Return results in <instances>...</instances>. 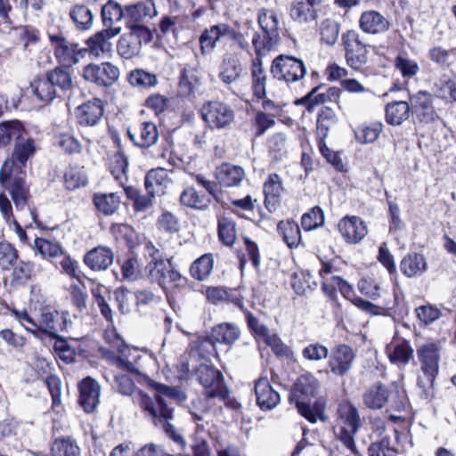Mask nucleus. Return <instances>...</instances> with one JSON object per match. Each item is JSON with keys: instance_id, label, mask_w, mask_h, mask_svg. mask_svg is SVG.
Listing matches in <instances>:
<instances>
[{"instance_id": "63", "label": "nucleus", "mask_w": 456, "mask_h": 456, "mask_svg": "<svg viewBox=\"0 0 456 456\" xmlns=\"http://www.w3.org/2000/svg\"><path fill=\"white\" fill-rule=\"evenodd\" d=\"M428 56L437 65L444 66L448 63L451 57L456 56V48L446 50L441 46H435L429 49Z\"/></svg>"}, {"instance_id": "15", "label": "nucleus", "mask_w": 456, "mask_h": 456, "mask_svg": "<svg viewBox=\"0 0 456 456\" xmlns=\"http://www.w3.org/2000/svg\"><path fill=\"white\" fill-rule=\"evenodd\" d=\"M122 28H104L86 40L87 52L95 57H102L112 51L110 40L121 33Z\"/></svg>"}, {"instance_id": "28", "label": "nucleus", "mask_w": 456, "mask_h": 456, "mask_svg": "<svg viewBox=\"0 0 456 456\" xmlns=\"http://www.w3.org/2000/svg\"><path fill=\"white\" fill-rule=\"evenodd\" d=\"M216 178L222 186H238L244 180L245 172L240 166L224 163L216 168Z\"/></svg>"}, {"instance_id": "45", "label": "nucleus", "mask_w": 456, "mask_h": 456, "mask_svg": "<svg viewBox=\"0 0 456 456\" xmlns=\"http://www.w3.org/2000/svg\"><path fill=\"white\" fill-rule=\"evenodd\" d=\"M278 232L289 248H296L299 245L301 233L297 223L289 220L281 221L278 224Z\"/></svg>"}, {"instance_id": "14", "label": "nucleus", "mask_w": 456, "mask_h": 456, "mask_svg": "<svg viewBox=\"0 0 456 456\" xmlns=\"http://www.w3.org/2000/svg\"><path fill=\"white\" fill-rule=\"evenodd\" d=\"M338 228L346 242L350 244L360 243L369 232L365 222L357 216H344L339 220Z\"/></svg>"}, {"instance_id": "2", "label": "nucleus", "mask_w": 456, "mask_h": 456, "mask_svg": "<svg viewBox=\"0 0 456 456\" xmlns=\"http://www.w3.org/2000/svg\"><path fill=\"white\" fill-rule=\"evenodd\" d=\"M197 379L205 388L207 398H218L223 401L226 406L237 409L240 403L233 398H231L229 391L224 383L222 372L216 368L201 364L196 371Z\"/></svg>"}, {"instance_id": "1", "label": "nucleus", "mask_w": 456, "mask_h": 456, "mask_svg": "<svg viewBox=\"0 0 456 456\" xmlns=\"http://www.w3.org/2000/svg\"><path fill=\"white\" fill-rule=\"evenodd\" d=\"M156 389L159 395L154 398L150 397L143 392H137L134 396V403L151 417L155 426H160L167 436L182 447H184L185 440L169 422L173 419V411L166 400V398L183 400L184 396L175 388L166 385L159 384Z\"/></svg>"}, {"instance_id": "41", "label": "nucleus", "mask_w": 456, "mask_h": 456, "mask_svg": "<svg viewBox=\"0 0 456 456\" xmlns=\"http://www.w3.org/2000/svg\"><path fill=\"white\" fill-rule=\"evenodd\" d=\"M126 17V9L123 10L121 5L114 1H109L102 8V23L105 28H122L119 26H114Z\"/></svg>"}, {"instance_id": "21", "label": "nucleus", "mask_w": 456, "mask_h": 456, "mask_svg": "<svg viewBox=\"0 0 456 456\" xmlns=\"http://www.w3.org/2000/svg\"><path fill=\"white\" fill-rule=\"evenodd\" d=\"M104 112L102 100L94 98L80 105L77 110L79 125L83 126H96L102 119Z\"/></svg>"}, {"instance_id": "61", "label": "nucleus", "mask_w": 456, "mask_h": 456, "mask_svg": "<svg viewBox=\"0 0 456 456\" xmlns=\"http://www.w3.org/2000/svg\"><path fill=\"white\" fill-rule=\"evenodd\" d=\"M18 259L16 248L6 241L0 242V266L4 270H9Z\"/></svg>"}, {"instance_id": "60", "label": "nucleus", "mask_w": 456, "mask_h": 456, "mask_svg": "<svg viewBox=\"0 0 456 456\" xmlns=\"http://www.w3.org/2000/svg\"><path fill=\"white\" fill-rule=\"evenodd\" d=\"M291 284L297 294H304L307 289H312L316 286L312 275L305 271L295 273Z\"/></svg>"}, {"instance_id": "52", "label": "nucleus", "mask_w": 456, "mask_h": 456, "mask_svg": "<svg viewBox=\"0 0 456 456\" xmlns=\"http://www.w3.org/2000/svg\"><path fill=\"white\" fill-rule=\"evenodd\" d=\"M22 125L18 120L6 121L0 124V148L10 143L12 139L20 136Z\"/></svg>"}, {"instance_id": "46", "label": "nucleus", "mask_w": 456, "mask_h": 456, "mask_svg": "<svg viewBox=\"0 0 456 456\" xmlns=\"http://www.w3.org/2000/svg\"><path fill=\"white\" fill-rule=\"evenodd\" d=\"M94 202L96 208L106 216H110L118 209L120 200L116 193L95 194Z\"/></svg>"}, {"instance_id": "42", "label": "nucleus", "mask_w": 456, "mask_h": 456, "mask_svg": "<svg viewBox=\"0 0 456 456\" xmlns=\"http://www.w3.org/2000/svg\"><path fill=\"white\" fill-rule=\"evenodd\" d=\"M252 90L253 94L258 99L265 98L266 94L265 86L267 76L265 74L262 62L259 59H256L252 64L251 70Z\"/></svg>"}, {"instance_id": "6", "label": "nucleus", "mask_w": 456, "mask_h": 456, "mask_svg": "<svg viewBox=\"0 0 456 456\" xmlns=\"http://www.w3.org/2000/svg\"><path fill=\"white\" fill-rule=\"evenodd\" d=\"M345 56L348 66L361 69L368 62L369 50L372 47L365 44L355 30H348L342 35Z\"/></svg>"}, {"instance_id": "17", "label": "nucleus", "mask_w": 456, "mask_h": 456, "mask_svg": "<svg viewBox=\"0 0 456 456\" xmlns=\"http://www.w3.org/2000/svg\"><path fill=\"white\" fill-rule=\"evenodd\" d=\"M391 21L375 10H368L362 12L359 18V28L365 34L381 35L391 28Z\"/></svg>"}, {"instance_id": "24", "label": "nucleus", "mask_w": 456, "mask_h": 456, "mask_svg": "<svg viewBox=\"0 0 456 456\" xmlns=\"http://www.w3.org/2000/svg\"><path fill=\"white\" fill-rule=\"evenodd\" d=\"M227 35H233V29L224 23L205 29L200 37L201 53H209L216 47V42L222 37H226Z\"/></svg>"}, {"instance_id": "18", "label": "nucleus", "mask_w": 456, "mask_h": 456, "mask_svg": "<svg viewBox=\"0 0 456 456\" xmlns=\"http://www.w3.org/2000/svg\"><path fill=\"white\" fill-rule=\"evenodd\" d=\"M254 388L256 403L261 410H273L280 403V394L272 387L266 376L257 379Z\"/></svg>"}, {"instance_id": "9", "label": "nucleus", "mask_w": 456, "mask_h": 456, "mask_svg": "<svg viewBox=\"0 0 456 456\" xmlns=\"http://www.w3.org/2000/svg\"><path fill=\"white\" fill-rule=\"evenodd\" d=\"M201 115L203 120L212 129H224L234 119L233 110L228 104L218 101L205 103L201 108Z\"/></svg>"}, {"instance_id": "23", "label": "nucleus", "mask_w": 456, "mask_h": 456, "mask_svg": "<svg viewBox=\"0 0 456 456\" xmlns=\"http://www.w3.org/2000/svg\"><path fill=\"white\" fill-rule=\"evenodd\" d=\"M242 71L239 53L235 50V45H231V51L224 54L219 77L225 84L235 82Z\"/></svg>"}, {"instance_id": "7", "label": "nucleus", "mask_w": 456, "mask_h": 456, "mask_svg": "<svg viewBox=\"0 0 456 456\" xmlns=\"http://www.w3.org/2000/svg\"><path fill=\"white\" fill-rule=\"evenodd\" d=\"M271 72L273 77L289 84L303 79L306 74V69L302 60L293 56L280 55L273 61Z\"/></svg>"}, {"instance_id": "49", "label": "nucleus", "mask_w": 456, "mask_h": 456, "mask_svg": "<svg viewBox=\"0 0 456 456\" xmlns=\"http://www.w3.org/2000/svg\"><path fill=\"white\" fill-rule=\"evenodd\" d=\"M382 128L383 125L379 122L360 126L354 131L355 138L362 144L372 143L379 138Z\"/></svg>"}, {"instance_id": "30", "label": "nucleus", "mask_w": 456, "mask_h": 456, "mask_svg": "<svg viewBox=\"0 0 456 456\" xmlns=\"http://www.w3.org/2000/svg\"><path fill=\"white\" fill-rule=\"evenodd\" d=\"M386 353L393 363L407 364L412 358L413 349L408 341L398 338L387 346Z\"/></svg>"}, {"instance_id": "56", "label": "nucleus", "mask_w": 456, "mask_h": 456, "mask_svg": "<svg viewBox=\"0 0 456 456\" xmlns=\"http://www.w3.org/2000/svg\"><path fill=\"white\" fill-rule=\"evenodd\" d=\"M339 35V25L337 21L326 19L320 25L321 40L328 45H334Z\"/></svg>"}, {"instance_id": "29", "label": "nucleus", "mask_w": 456, "mask_h": 456, "mask_svg": "<svg viewBox=\"0 0 456 456\" xmlns=\"http://www.w3.org/2000/svg\"><path fill=\"white\" fill-rule=\"evenodd\" d=\"M171 179L169 171L158 167L149 171L145 176V188L149 194L156 195L164 193L165 189L169 185Z\"/></svg>"}, {"instance_id": "38", "label": "nucleus", "mask_w": 456, "mask_h": 456, "mask_svg": "<svg viewBox=\"0 0 456 456\" xmlns=\"http://www.w3.org/2000/svg\"><path fill=\"white\" fill-rule=\"evenodd\" d=\"M400 268L404 275L411 278L423 273L427 269V262L422 255L409 254L402 259Z\"/></svg>"}, {"instance_id": "4", "label": "nucleus", "mask_w": 456, "mask_h": 456, "mask_svg": "<svg viewBox=\"0 0 456 456\" xmlns=\"http://www.w3.org/2000/svg\"><path fill=\"white\" fill-rule=\"evenodd\" d=\"M339 431L337 438L354 454H357L354 436L361 427V419L358 410L352 403L344 402L339 404L338 410Z\"/></svg>"}, {"instance_id": "54", "label": "nucleus", "mask_w": 456, "mask_h": 456, "mask_svg": "<svg viewBox=\"0 0 456 456\" xmlns=\"http://www.w3.org/2000/svg\"><path fill=\"white\" fill-rule=\"evenodd\" d=\"M30 86L33 93L41 100L52 101L56 95V91L48 77L34 80Z\"/></svg>"}, {"instance_id": "16", "label": "nucleus", "mask_w": 456, "mask_h": 456, "mask_svg": "<svg viewBox=\"0 0 456 456\" xmlns=\"http://www.w3.org/2000/svg\"><path fill=\"white\" fill-rule=\"evenodd\" d=\"M411 110L421 122L431 123L437 114L433 106V95L428 91H419L410 97Z\"/></svg>"}, {"instance_id": "22", "label": "nucleus", "mask_w": 456, "mask_h": 456, "mask_svg": "<svg viewBox=\"0 0 456 456\" xmlns=\"http://www.w3.org/2000/svg\"><path fill=\"white\" fill-rule=\"evenodd\" d=\"M114 261V252L106 246H98L84 256L85 264L93 271H105Z\"/></svg>"}, {"instance_id": "19", "label": "nucleus", "mask_w": 456, "mask_h": 456, "mask_svg": "<svg viewBox=\"0 0 456 456\" xmlns=\"http://www.w3.org/2000/svg\"><path fill=\"white\" fill-rule=\"evenodd\" d=\"M78 388L80 405L87 413L94 411L100 403L101 386L99 383L91 377H87L79 383Z\"/></svg>"}, {"instance_id": "27", "label": "nucleus", "mask_w": 456, "mask_h": 456, "mask_svg": "<svg viewBox=\"0 0 456 456\" xmlns=\"http://www.w3.org/2000/svg\"><path fill=\"white\" fill-rule=\"evenodd\" d=\"M240 338V328L232 322H223L213 327L209 337L213 345L223 344L232 346Z\"/></svg>"}, {"instance_id": "10", "label": "nucleus", "mask_w": 456, "mask_h": 456, "mask_svg": "<svg viewBox=\"0 0 456 456\" xmlns=\"http://www.w3.org/2000/svg\"><path fill=\"white\" fill-rule=\"evenodd\" d=\"M50 41L55 58L66 67L77 64L87 53L86 48H79L77 44L72 43L60 35H51Z\"/></svg>"}, {"instance_id": "59", "label": "nucleus", "mask_w": 456, "mask_h": 456, "mask_svg": "<svg viewBox=\"0 0 456 456\" xmlns=\"http://www.w3.org/2000/svg\"><path fill=\"white\" fill-rule=\"evenodd\" d=\"M395 66L403 77H412L419 70L418 62L405 55L397 56L395 61Z\"/></svg>"}, {"instance_id": "39", "label": "nucleus", "mask_w": 456, "mask_h": 456, "mask_svg": "<svg viewBox=\"0 0 456 456\" xmlns=\"http://www.w3.org/2000/svg\"><path fill=\"white\" fill-rule=\"evenodd\" d=\"M180 203L193 209L206 210L210 199L204 194H200L193 187H186L180 194Z\"/></svg>"}, {"instance_id": "34", "label": "nucleus", "mask_w": 456, "mask_h": 456, "mask_svg": "<svg viewBox=\"0 0 456 456\" xmlns=\"http://www.w3.org/2000/svg\"><path fill=\"white\" fill-rule=\"evenodd\" d=\"M386 120L389 125L400 126L410 116L411 107L407 102L394 101L386 106Z\"/></svg>"}, {"instance_id": "26", "label": "nucleus", "mask_w": 456, "mask_h": 456, "mask_svg": "<svg viewBox=\"0 0 456 456\" xmlns=\"http://www.w3.org/2000/svg\"><path fill=\"white\" fill-rule=\"evenodd\" d=\"M37 324V330H41L52 337H55L59 330H62L67 328L66 314L57 311L44 310Z\"/></svg>"}, {"instance_id": "3", "label": "nucleus", "mask_w": 456, "mask_h": 456, "mask_svg": "<svg viewBox=\"0 0 456 456\" xmlns=\"http://www.w3.org/2000/svg\"><path fill=\"white\" fill-rule=\"evenodd\" d=\"M319 389V380L312 373H305L297 378L292 393L298 412L312 423L317 421L320 414L310 407L308 402L317 395Z\"/></svg>"}, {"instance_id": "12", "label": "nucleus", "mask_w": 456, "mask_h": 456, "mask_svg": "<svg viewBox=\"0 0 456 456\" xmlns=\"http://www.w3.org/2000/svg\"><path fill=\"white\" fill-rule=\"evenodd\" d=\"M118 353L119 354L111 356L113 364L132 374H142L144 362L148 360L144 353L138 348L129 347L126 345Z\"/></svg>"}, {"instance_id": "64", "label": "nucleus", "mask_w": 456, "mask_h": 456, "mask_svg": "<svg viewBox=\"0 0 456 456\" xmlns=\"http://www.w3.org/2000/svg\"><path fill=\"white\" fill-rule=\"evenodd\" d=\"M370 456H395V450L390 445L387 438L373 443L369 448Z\"/></svg>"}, {"instance_id": "55", "label": "nucleus", "mask_w": 456, "mask_h": 456, "mask_svg": "<svg viewBox=\"0 0 456 456\" xmlns=\"http://www.w3.org/2000/svg\"><path fill=\"white\" fill-rule=\"evenodd\" d=\"M35 248L44 257L53 258L64 255V250L60 244L43 238L35 240Z\"/></svg>"}, {"instance_id": "36", "label": "nucleus", "mask_w": 456, "mask_h": 456, "mask_svg": "<svg viewBox=\"0 0 456 456\" xmlns=\"http://www.w3.org/2000/svg\"><path fill=\"white\" fill-rule=\"evenodd\" d=\"M172 266L171 260H158L149 262L146 270L150 279L157 282L163 289H167V277Z\"/></svg>"}, {"instance_id": "53", "label": "nucleus", "mask_w": 456, "mask_h": 456, "mask_svg": "<svg viewBox=\"0 0 456 456\" xmlns=\"http://www.w3.org/2000/svg\"><path fill=\"white\" fill-rule=\"evenodd\" d=\"M218 236L224 244L232 246L236 240V228L233 220L224 217H218Z\"/></svg>"}, {"instance_id": "5", "label": "nucleus", "mask_w": 456, "mask_h": 456, "mask_svg": "<svg viewBox=\"0 0 456 456\" xmlns=\"http://www.w3.org/2000/svg\"><path fill=\"white\" fill-rule=\"evenodd\" d=\"M151 39V31L146 26L132 25L130 31L118 41V53L122 58L132 59L140 53L142 45L150 43Z\"/></svg>"}, {"instance_id": "33", "label": "nucleus", "mask_w": 456, "mask_h": 456, "mask_svg": "<svg viewBox=\"0 0 456 456\" xmlns=\"http://www.w3.org/2000/svg\"><path fill=\"white\" fill-rule=\"evenodd\" d=\"M129 137L134 141L135 145L140 148L148 149L154 145L159 138V131L157 126L153 122H143L140 126L139 134L134 136L128 130Z\"/></svg>"}, {"instance_id": "51", "label": "nucleus", "mask_w": 456, "mask_h": 456, "mask_svg": "<svg viewBox=\"0 0 456 456\" xmlns=\"http://www.w3.org/2000/svg\"><path fill=\"white\" fill-rule=\"evenodd\" d=\"M51 452L52 456H81L79 446L70 438L55 440Z\"/></svg>"}, {"instance_id": "13", "label": "nucleus", "mask_w": 456, "mask_h": 456, "mask_svg": "<svg viewBox=\"0 0 456 456\" xmlns=\"http://www.w3.org/2000/svg\"><path fill=\"white\" fill-rule=\"evenodd\" d=\"M354 358V349L340 344L331 348L328 366L334 375L342 377L351 370Z\"/></svg>"}, {"instance_id": "48", "label": "nucleus", "mask_w": 456, "mask_h": 456, "mask_svg": "<svg viewBox=\"0 0 456 456\" xmlns=\"http://www.w3.org/2000/svg\"><path fill=\"white\" fill-rule=\"evenodd\" d=\"M129 83L141 89H148L158 85V77L155 74L143 69L132 70L128 77Z\"/></svg>"}, {"instance_id": "11", "label": "nucleus", "mask_w": 456, "mask_h": 456, "mask_svg": "<svg viewBox=\"0 0 456 456\" xmlns=\"http://www.w3.org/2000/svg\"><path fill=\"white\" fill-rule=\"evenodd\" d=\"M119 75V69L109 61L90 63L83 69V77L100 86H111L118 81Z\"/></svg>"}, {"instance_id": "40", "label": "nucleus", "mask_w": 456, "mask_h": 456, "mask_svg": "<svg viewBox=\"0 0 456 456\" xmlns=\"http://www.w3.org/2000/svg\"><path fill=\"white\" fill-rule=\"evenodd\" d=\"M258 23L270 40L276 39L280 22L274 10L261 9L258 12Z\"/></svg>"}, {"instance_id": "58", "label": "nucleus", "mask_w": 456, "mask_h": 456, "mask_svg": "<svg viewBox=\"0 0 456 456\" xmlns=\"http://www.w3.org/2000/svg\"><path fill=\"white\" fill-rule=\"evenodd\" d=\"M324 223V215L321 208L314 207L307 213H305L301 218V225L305 231H312Z\"/></svg>"}, {"instance_id": "62", "label": "nucleus", "mask_w": 456, "mask_h": 456, "mask_svg": "<svg viewBox=\"0 0 456 456\" xmlns=\"http://www.w3.org/2000/svg\"><path fill=\"white\" fill-rule=\"evenodd\" d=\"M328 354V347L319 343L310 344L302 351L303 357L308 361H321L327 358Z\"/></svg>"}, {"instance_id": "35", "label": "nucleus", "mask_w": 456, "mask_h": 456, "mask_svg": "<svg viewBox=\"0 0 456 456\" xmlns=\"http://www.w3.org/2000/svg\"><path fill=\"white\" fill-rule=\"evenodd\" d=\"M157 13L153 0H146L126 6V18L134 22L143 20L146 18H152L156 16Z\"/></svg>"}, {"instance_id": "31", "label": "nucleus", "mask_w": 456, "mask_h": 456, "mask_svg": "<svg viewBox=\"0 0 456 456\" xmlns=\"http://www.w3.org/2000/svg\"><path fill=\"white\" fill-rule=\"evenodd\" d=\"M316 2L315 0H295L290 8L291 18L300 24L314 21L317 18L314 8Z\"/></svg>"}, {"instance_id": "47", "label": "nucleus", "mask_w": 456, "mask_h": 456, "mask_svg": "<svg viewBox=\"0 0 456 456\" xmlns=\"http://www.w3.org/2000/svg\"><path fill=\"white\" fill-rule=\"evenodd\" d=\"M10 193L18 210H23L28 204V189L22 177L14 179L11 185Z\"/></svg>"}, {"instance_id": "8", "label": "nucleus", "mask_w": 456, "mask_h": 456, "mask_svg": "<svg viewBox=\"0 0 456 456\" xmlns=\"http://www.w3.org/2000/svg\"><path fill=\"white\" fill-rule=\"evenodd\" d=\"M36 151L33 139L28 136V133L22 127L20 136L15 139V148L12 159H6L0 170V181L5 183L10 178L12 169L15 167V160L20 165H24L28 158L34 154Z\"/></svg>"}, {"instance_id": "20", "label": "nucleus", "mask_w": 456, "mask_h": 456, "mask_svg": "<svg viewBox=\"0 0 456 456\" xmlns=\"http://www.w3.org/2000/svg\"><path fill=\"white\" fill-rule=\"evenodd\" d=\"M422 373L431 376L439 372L440 347L435 343H427L417 350Z\"/></svg>"}, {"instance_id": "43", "label": "nucleus", "mask_w": 456, "mask_h": 456, "mask_svg": "<svg viewBox=\"0 0 456 456\" xmlns=\"http://www.w3.org/2000/svg\"><path fill=\"white\" fill-rule=\"evenodd\" d=\"M213 266V255L204 254L191 264L190 273L194 279L204 281L210 275Z\"/></svg>"}, {"instance_id": "25", "label": "nucleus", "mask_w": 456, "mask_h": 456, "mask_svg": "<svg viewBox=\"0 0 456 456\" xmlns=\"http://www.w3.org/2000/svg\"><path fill=\"white\" fill-rule=\"evenodd\" d=\"M283 190L281 176L275 173L270 174L264 183L265 206L270 212L277 209Z\"/></svg>"}, {"instance_id": "44", "label": "nucleus", "mask_w": 456, "mask_h": 456, "mask_svg": "<svg viewBox=\"0 0 456 456\" xmlns=\"http://www.w3.org/2000/svg\"><path fill=\"white\" fill-rule=\"evenodd\" d=\"M389 395L387 389L381 385L369 389L363 395V401L370 409H381L388 402Z\"/></svg>"}, {"instance_id": "32", "label": "nucleus", "mask_w": 456, "mask_h": 456, "mask_svg": "<svg viewBox=\"0 0 456 456\" xmlns=\"http://www.w3.org/2000/svg\"><path fill=\"white\" fill-rule=\"evenodd\" d=\"M69 16L79 31H87L93 27L94 16L92 11L83 4H74L69 10Z\"/></svg>"}, {"instance_id": "50", "label": "nucleus", "mask_w": 456, "mask_h": 456, "mask_svg": "<svg viewBox=\"0 0 456 456\" xmlns=\"http://www.w3.org/2000/svg\"><path fill=\"white\" fill-rule=\"evenodd\" d=\"M65 186L69 191L77 190L87 184V175L84 167H70L64 175Z\"/></svg>"}, {"instance_id": "57", "label": "nucleus", "mask_w": 456, "mask_h": 456, "mask_svg": "<svg viewBox=\"0 0 456 456\" xmlns=\"http://www.w3.org/2000/svg\"><path fill=\"white\" fill-rule=\"evenodd\" d=\"M53 87L67 91L72 87V78L69 71L64 68H55L47 74Z\"/></svg>"}, {"instance_id": "37", "label": "nucleus", "mask_w": 456, "mask_h": 456, "mask_svg": "<svg viewBox=\"0 0 456 456\" xmlns=\"http://www.w3.org/2000/svg\"><path fill=\"white\" fill-rule=\"evenodd\" d=\"M201 86L200 71L193 67L186 66L181 75L180 88L188 96L194 94Z\"/></svg>"}]
</instances>
